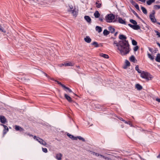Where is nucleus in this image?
Masks as SVG:
<instances>
[{
  "mask_svg": "<svg viewBox=\"0 0 160 160\" xmlns=\"http://www.w3.org/2000/svg\"><path fill=\"white\" fill-rule=\"evenodd\" d=\"M113 44L117 47V49L120 51L122 56H125L129 53L131 50L130 46L128 40L119 41L117 42L114 41Z\"/></svg>",
  "mask_w": 160,
  "mask_h": 160,
  "instance_id": "f257e3e1",
  "label": "nucleus"
},
{
  "mask_svg": "<svg viewBox=\"0 0 160 160\" xmlns=\"http://www.w3.org/2000/svg\"><path fill=\"white\" fill-rule=\"evenodd\" d=\"M115 16L112 14H110L106 15L105 18L106 21L108 22H114L116 21V20H114Z\"/></svg>",
  "mask_w": 160,
  "mask_h": 160,
  "instance_id": "f03ea898",
  "label": "nucleus"
},
{
  "mask_svg": "<svg viewBox=\"0 0 160 160\" xmlns=\"http://www.w3.org/2000/svg\"><path fill=\"white\" fill-rule=\"evenodd\" d=\"M141 77L147 80H150L152 78V76L149 73L144 71H142L141 73Z\"/></svg>",
  "mask_w": 160,
  "mask_h": 160,
  "instance_id": "7ed1b4c3",
  "label": "nucleus"
},
{
  "mask_svg": "<svg viewBox=\"0 0 160 160\" xmlns=\"http://www.w3.org/2000/svg\"><path fill=\"white\" fill-rule=\"evenodd\" d=\"M70 9L68 10V12H70L74 16L76 17L78 14L77 11L75 7H73L72 6H69Z\"/></svg>",
  "mask_w": 160,
  "mask_h": 160,
  "instance_id": "20e7f679",
  "label": "nucleus"
},
{
  "mask_svg": "<svg viewBox=\"0 0 160 160\" xmlns=\"http://www.w3.org/2000/svg\"><path fill=\"white\" fill-rule=\"evenodd\" d=\"M33 138L38 141L40 143L44 146H45L47 144L46 142L45 141L39 137H37L35 136H34Z\"/></svg>",
  "mask_w": 160,
  "mask_h": 160,
  "instance_id": "39448f33",
  "label": "nucleus"
},
{
  "mask_svg": "<svg viewBox=\"0 0 160 160\" xmlns=\"http://www.w3.org/2000/svg\"><path fill=\"white\" fill-rule=\"evenodd\" d=\"M155 14V11L154 10H152V13L149 15V18L151 21L154 23L156 22V19L155 18L154 16Z\"/></svg>",
  "mask_w": 160,
  "mask_h": 160,
  "instance_id": "423d86ee",
  "label": "nucleus"
},
{
  "mask_svg": "<svg viewBox=\"0 0 160 160\" xmlns=\"http://www.w3.org/2000/svg\"><path fill=\"white\" fill-rule=\"evenodd\" d=\"M128 25L134 30H138L140 29V27L137 24L132 25L131 24H128Z\"/></svg>",
  "mask_w": 160,
  "mask_h": 160,
  "instance_id": "0eeeda50",
  "label": "nucleus"
},
{
  "mask_svg": "<svg viewBox=\"0 0 160 160\" xmlns=\"http://www.w3.org/2000/svg\"><path fill=\"white\" fill-rule=\"evenodd\" d=\"M117 18L118 19V23L125 25L127 24V23L125 19H123L121 17H118Z\"/></svg>",
  "mask_w": 160,
  "mask_h": 160,
  "instance_id": "6e6552de",
  "label": "nucleus"
},
{
  "mask_svg": "<svg viewBox=\"0 0 160 160\" xmlns=\"http://www.w3.org/2000/svg\"><path fill=\"white\" fill-rule=\"evenodd\" d=\"M0 125L3 127L4 129L3 130V133L4 134H6L9 130L8 127L6 125L2 124H0Z\"/></svg>",
  "mask_w": 160,
  "mask_h": 160,
  "instance_id": "1a4fd4ad",
  "label": "nucleus"
},
{
  "mask_svg": "<svg viewBox=\"0 0 160 160\" xmlns=\"http://www.w3.org/2000/svg\"><path fill=\"white\" fill-rule=\"evenodd\" d=\"M0 121L2 123V124H5L7 122V119L5 117L3 116L2 115L0 116Z\"/></svg>",
  "mask_w": 160,
  "mask_h": 160,
  "instance_id": "9d476101",
  "label": "nucleus"
},
{
  "mask_svg": "<svg viewBox=\"0 0 160 160\" xmlns=\"http://www.w3.org/2000/svg\"><path fill=\"white\" fill-rule=\"evenodd\" d=\"M15 127V129L16 131H19L21 132H23L24 131V129L19 126L16 125Z\"/></svg>",
  "mask_w": 160,
  "mask_h": 160,
  "instance_id": "9b49d317",
  "label": "nucleus"
},
{
  "mask_svg": "<svg viewBox=\"0 0 160 160\" xmlns=\"http://www.w3.org/2000/svg\"><path fill=\"white\" fill-rule=\"evenodd\" d=\"M119 38L121 40L120 41H124L126 40V39L127 38V37L124 35L122 34H120L119 35Z\"/></svg>",
  "mask_w": 160,
  "mask_h": 160,
  "instance_id": "f8f14e48",
  "label": "nucleus"
},
{
  "mask_svg": "<svg viewBox=\"0 0 160 160\" xmlns=\"http://www.w3.org/2000/svg\"><path fill=\"white\" fill-rule=\"evenodd\" d=\"M64 97L69 102H72V99L68 95L66 94H64Z\"/></svg>",
  "mask_w": 160,
  "mask_h": 160,
  "instance_id": "ddd939ff",
  "label": "nucleus"
},
{
  "mask_svg": "<svg viewBox=\"0 0 160 160\" xmlns=\"http://www.w3.org/2000/svg\"><path fill=\"white\" fill-rule=\"evenodd\" d=\"M63 88L66 92H72V90L69 88L66 87L65 85L63 86Z\"/></svg>",
  "mask_w": 160,
  "mask_h": 160,
  "instance_id": "4468645a",
  "label": "nucleus"
},
{
  "mask_svg": "<svg viewBox=\"0 0 160 160\" xmlns=\"http://www.w3.org/2000/svg\"><path fill=\"white\" fill-rule=\"evenodd\" d=\"M84 19L87 21L88 22L91 23V19L90 17L88 16H85L84 17Z\"/></svg>",
  "mask_w": 160,
  "mask_h": 160,
  "instance_id": "2eb2a0df",
  "label": "nucleus"
},
{
  "mask_svg": "<svg viewBox=\"0 0 160 160\" xmlns=\"http://www.w3.org/2000/svg\"><path fill=\"white\" fill-rule=\"evenodd\" d=\"M84 40L86 42L88 43H90L91 41V39L89 36H87L84 38Z\"/></svg>",
  "mask_w": 160,
  "mask_h": 160,
  "instance_id": "dca6fc26",
  "label": "nucleus"
},
{
  "mask_svg": "<svg viewBox=\"0 0 160 160\" xmlns=\"http://www.w3.org/2000/svg\"><path fill=\"white\" fill-rule=\"evenodd\" d=\"M62 155L60 153L56 154V158L58 160H61Z\"/></svg>",
  "mask_w": 160,
  "mask_h": 160,
  "instance_id": "f3484780",
  "label": "nucleus"
},
{
  "mask_svg": "<svg viewBox=\"0 0 160 160\" xmlns=\"http://www.w3.org/2000/svg\"><path fill=\"white\" fill-rule=\"evenodd\" d=\"M130 66V63L129 61L128 60H126L125 62V65L123 67V68L124 69H126L127 68L128 66Z\"/></svg>",
  "mask_w": 160,
  "mask_h": 160,
  "instance_id": "a211bd4d",
  "label": "nucleus"
},
{
  "mask_svg": "<svg viewBox=\"0 0 160 160\" xmlns=\"http://www.w3.org/2000/svg\"><path fill=\"white\" fill-rule=\"evenodd\" d=\"M67 135L68 137H69L72 139L73 140H77V137H75L74 136L70 134L69 133H68Z\"/></svg>",
  "mask_w": 160,
  "mask_h": 160,
  "instance_id": "6ab92c4d",
  "label": "nucleus"
},
{
  "mask_svg": "<svg viewBox=\"0 0 160 160\" xmlns=\"http://www.w3.org/2000/svg\"><path fill=\"white\" fill-rule=\"evenodd\" d=\"M129 60L130 61L134 63L135 62H136L137 61V60L135 58L134 56L133 55H132V56H131V57L130 58Z\"/></svg>",
  "mask_w": 160,
  "mask_h": 160,
  "instance_id": "aec40b11",
  "label": "nucleus"
},
{
  "mask_svg": "<svg viewBox=\"0 0 160 160\" xmlns=\"http://www.w3.org/2000/svg\"><path fill=\"white\" fill-rule=\"evenodd\" d=\"M108 29L109 31V32L112 33H113L115 30V29L112 26L109 27L108 28Z\"/></svg>",
  "mask_w": 160,
  "mask_h": 160,
  "instance_id": "412c9836",
  "label": "nucleus"
},
{
  "mask_svg": "<svg viewBox=\"0 0 160 160\" xmlns=\"http://www.w3.org/2000/svg\"><path fill=\"white\" fill-rule=\"evenodd\" d=\"M94 17L96 18H98L100 16V14L99 13L98 11H96L95 12H94Z\"/></svg>",
  "mask_w": 160,
  "mask_h": 160,
  "instance_id": "4be33fe9",
  "label": "nucleus"
},
{
  "mask_svg": "<svg viewBox=\"0 0 160 160\" xmlns=\"http://www.w3.org/2000/svg\"><path fill=\"white\" fill-rule=\"evenodd\" d=\"M100 56L102 57L105 58H109V57L108 55L105 54H104L103 53H101L100 54Z\"/></svg>",
  "mask_w": 160,
  "mask_h": 160,
  "instance_id": "5701e85b",
  "label": "nucleus"
},
{
  "mask_svg": "<svg viewBox=\"0 0 160 160\" xmlns=\"http://www.w3.org/2000/svg\"><path fill=\"white\" fill-rule=\"evenodd\" d=\"M155 60L157 62H160V54L159 53L157 54Z\"/></svg>",
  "mask_w": 160,
  "mask_h": 160,
  "instance_id": "b1692460",
  "label": "nucleus"
},
{
  "mask_svg": "<svg viewBox=\"0 0 160 160\" xmlns=\"http://www.w3.org/2000/svg\"><path fill=\"white\" fill-rule=\"evenodd\" d=\"M136 88L138 90H141L142 88V87L139 84H137L136 85Z\"/></svg>",
  "mask_w": 160,
  "mask_h": 160,
  "instance_id": "393cba45",
  "label": "nucleus"
},
{
  "mask_svg": "<svg viewBox=\"0 0 160 160\" xmlns=\"http://www.w3.org/2000/svg\"><path fill=\"white\" fill-rule=\"evenodd\" d=\"M155 1V0H148L146 2L147 4L148 5H151L152 3L154 2Z\"/></svg>",
  "mask_w": 160,
  "mask_h": 160,
  "instance_id": "a878e982",
  "label": "nucleus"
},
{
  "mask_svg": "<svg viewBox=\"0 0 160 160\" xmlns=\"http://www.w3.org/2000/svg\"><path fill=\"white\" fill-rule=\"evenodd\" d=\"M147 55L148 58L151 60H153L154 59V57L152 56L150 53L148 52Z\"/></svg>",
  "mask_w": 160,
  "mask_h": 160,
  "instance_id": "bb28decb",
  "label": "nucleus"
},
{
  "mask_svg": "<svg viewBox=\"0 0 160 160\" xmlns=\"http://www.w3.org/2000/svg\"><path fill=\"white\" fill-rule=\"evenodd\" d=\"M65 66H72L73 64L70 62H66L64 63Z\"/></svg>",
  "mask_w": 160,
  "mask_h": 160,
  "instance_id": "cd10ccee",
  "label": "nucleus"
},
{
  "mask_svg": "<svg viewBox=\"0 0 160 160\" xmlns=\"http://www.w3.org/2000/svg\"><path fill=\"white\" fill-rule=\"evenodd\" d=\"M96 30L98 31V32H100L102 31V29L100 27L97 26L96 27Z\"/></svg>",
  "mask_w": 160,
  "mask_h": 160,
  "instance_id": "c85d7f7f",
  "label": "nucleus"
},
{
  "mask_svg": "<svg viewBox=\"0 0 160 160\" xmlns=\"http://www.w3.org/2000/svg\"><path fill=\"white\" fill-rule=\"evenodd\" d=\"M141 9H142L143 12L144 14H146L147 13V10L144 7L142 6L141 7Z\"/></svg>",
  "mask_w": 160,
  "mask_h": 160,
  "instance_id": "c756f323",
  "label": "nucleus"
},
{
  "mask_svg": "<svg viewBox=\"0 0 160 160\" xmlns=\"http://www.w3.org/2000/svg\"><path fill=\"white\" fill-rule=\"evenodd\" d=\"M110 33V32L108 31L107 29H105L104 30L103 33L104 35H107L109 34Z\"/></svg>",
  "mask_w": 160,
  "mask_h": 160,
  "instance_id": "7c9ffc66",
  "label": "nucleus"
},
{
  "mask_svg": "<svg viewBox=\"0 0 160 160\" xmlns=\"http://www.w3.org/2000/svg\"><path fill=\"white\" fill-rule=\"evenodd\" d=\"M92 45H94L95 47L97 48L99 47V45L96 42H94L91 44Z\"/></svg>",
  "mask_w": 160,
  "mask_h": 160,
  "instance_id": "2f4dec72",
  "label": "nucleus"
},
{
  "mask_svg": "<svg viewBox=\"0 0 160 160\" xmlns=\"http://www.w3.org/2000/svg\"><path fill=\"white\" fill-rule=\"evenodd\" d=\"M135 70L138 72L139 73H141L142 72L141 70L139 69V67L138 65H137L135 67Z\"/></svg>",
  "mask_w": 160,
  "mask_h": 160,
  "instance_id": "473e14b6",
  "label": "nucleus"
},
{
  "mask_svg": "<svg viewBox=\"0 0 160 160\" xmlns=\"http://www.w3.org/2000/svg\"><path fill=\"white\" fill-rule=\"evenodd\" d=\"M130 22L133 24H134L133 25L137 24V22L133 19H130Z\"/></svg>",
  "mask_w": 160,
  "mask_h": 160,
  "instance_id": "72a5a7b5",
  "label": "nucleus"
},
{
  "mask_svg": "<svg viewBox=\"0 0 160 160\" xmlns=\"http://www.w3.org/2000/svg\"><path fill=\"white\" fill-rule=\"evenodd\" d=\"M153 8L156 10H158L160 9V6L158 5H155L153 6Z\"/></svg>",
  "mask_w": 160,
  "mask_h": 160,
  "instance_id": "f704fd0d",
  "label": "nucleus"
},
{
  "mask_svg": "<svg viewBox=\"0 0 160 160\" xmlns=\"http://www.w3.org/2000/svg\"><path fill=\"white\" fill-rule=\"evenodd\" d=\"M52 80H53L55 82H57L58 84L60 85L62 88H63V86L64 85V84H62L61 82H59L57 80H54V79H52Z\"/></svg>",
  "mask_w": 160,
  "mask_h": 160,
  "instance_id": "c9c22d12",
  "label": "nucleus"
},
{
  "mask_svg": "<svg viewBox=\"0 0 160 160\" xmlns=\"http://www.w3.org/2000/svg\"><path fill=\"white\" fill-rule=\"evenodd\" d=\"M77 137V139L78 138L79 140H81L83 142L85 141V139L81 137V136H78Z\"/></svg>",
  "mask_w": 160,
  "mask_h": 160,
  "instance_id": "e433bc0d",
  "label": "nucleus"
},
{
  "mask_svg": "<svg viewBox=\"0 0 160 160\" xmlns=\"http://www.w3.org/2000/svg\"><path fill=\"white\" fill-rule=\"evenodd\" d=\"M132 43L133 45H136L137 44V42L134 40L133 39L132 40Z\"/></svg>",
  "mask_w": 160,
  "mask_h": 160,
  "instance_id": "4c0bfd02",
  "label": "nucleus"
},
{
  "mask_svg": "<svg viewBox=\"0 0 160 160\" xmlns=\"http://www.w3.org/2000/svg\"><path fill=\"white\" fill-rule=\"evenodd\" d=\"M96 7L97 8H100L101 6V4L98 3L97 2H96Z\"/></svg>",
  "mask_w": 160,
  "mask_h": 160,
  "instance_id": "58836bf2",
  "label": "nucleus"
},
{
  "mask_svg": "<svg viewBox=\"0 0 160 160\" xmlns=\"http://www.w3.org/2000/svg\"><path fill=\"white\" fill-rule=\"evenodd\" d=\"M134 6L138 10H139V6L137 3H135V4L134 5Z\"/></svg>",
  "mask_w": 160,
  "mask_h": 160,
  "instance_id": "ea45409f",
  "label": "nucleus"
},
{
  "mask_svg": "<svg viewBox=\"0 0 160 160\" xmlns=\"http://www.w3.org/2000/svg\"><path fill=\"white\" fill-rule=\"evenodd\" d=\"M26 135L29 136L30 137H32L33 136V135H32L29 133L25 132L24 133V135L26 136Z\"/></svg>",
  "mask_w": 160,
  "mask_h": 160,
  "instance_id": "a19ab883",
  "label": "nucleus"
},
{
  "mask_svg": "<svg viewBox=\"0 0 160 160\" xmlns=\"http://www.w3.org/2000/svg\"><path fill=\"white\" fill-rule=\"evenodd\" d=\"M156 33L157 35L158 36V37H160V32H159L157 30L154 31Z\"/></svg>",
  "mask_w": 160,
  "mask_h": 160,
  "instance_id": "79ce46f5",
  "label": "nucleus"
},
{
  "mask_svg": "<svg viewBox=\"0 0 160 160\" xmlns=\"http://www.w3.org/2000/svg\"><path fill=\"white\" fill-rule=\"evenodd\" d=\"M138 47L137 46H136L135 47H134L133 48V50L134 51L136 52L138 50Z\"/></svg>",
  "mask_w": 160,
  "mask_h": 160,
  "instance_id": "37998d69",
  "label": "nucleus"
},
{
  "mask_svg": "<svg viewBox=\"0 0 160 160\" xmlns=\"http://www.w3.org/2000/svg\"><path fill=\"white\" fill-rule=\"evenodd\" d=\"M124 122H125V123L129 124V125H130L131 126H132V124H131V122L130 121H126L124 120Z\"/></svg>",
  "mask_w": 160,
  "mask_h": 160,
  "instance_id": "c03bdc74",
  "label": "nucleus"
},
{
  "mask_svg": "<svg viewBox=\"0 0 160 160\" xmlns=\"http://www.w3.org/2000/svg\"><path fill=\"white\" fill-rule=\"evenodd\" d=\"M42 150L43 152L45 153H46L48 152V150L46 148H42Z\"/></svg>",
  "mask_w": 160,
  "mask_h": 160,
  "instance_id": "a18cd8bd",
  "label": "nucleus"
},
{
  "mask_svg": "<svg viewBox=\"0 0 160 160\" xmlns=\"http://www.w3.org/2000/svg\"><path fill=\"white\" fill-rule=\"evenodd\" d=\"M133 13L138 18H139V17L137 13L134 11L133 12Z\"/></svg>",
  "mask_w": 160,
  "mask_h": 160,
  "instance_id": "49530a36",
  "label": "nucleus"
},
{
  "mask_svg": "<svg viewBox=\"0 0 160 160\" xmlns=\"http://www.w3.org/2000/svg\"><path fill=\"white\" fill-rule=\"evenodd\" d=\"M148 49L149 50V51L152 53H153V52H152V49L151 48H150L149 47H148Z\"/></svg>",
  "mask_w": 160,
  "mask_h": 160,
  "instance_id": "de8ad7c7",
  "label": "nucleus"
},
{
  "mask_svg": "<svg viewBox=\"0 0 160 160\" xmlns=\"http://www.w3.org/2000/svg\"><path fill=\"white\" fill-rule=\"evenodd\" d=\"M118 118L119 119H120L121 121H122L123 122H124V120L122 118L119 117V118Z\"/></svg>",
  "mask_w": 160,
  "mask_h": 160,
  "instance_id": "09e8293b",
  "label": "nucleus"
},
{
  "mask_svg": "<svg viewBox=\"0 0 160 160\" xmlns=\"http://www.w3.org/2000/svg\"><path fill=\"white\" fill-rule=\"evenodd\" d=\"M156 100L158 101V102H160V99L157 98L156 99Z\"/></svg>",
  "mask_w": 160,
  "mask_h": 160,
  "instance_id": "8fccbe9b",
  "label": "nucleus"
},
{
  "mask_svg": "<svg viewBox=\"0 0 160 160\" xmlns=\"http://www.w3.org/2000/svg\"><path fill=\"white\" fill-rule=\"evenodd\" d=\"M131 2L132 4L134 5H135V3H136L134 1H133V0Z\"/></svg>",
  "mask_w": 160,
  "mask_h": 160,
  "instance_id": "3c124183",
  "label": "nucleus"
},
{
  "mask_svg": "<svg viewBox=\"0 0 160 160\" xmlns=\"http://www.w3.org/2000/svg\"><path fill=\"white\" fill-rule=\"evenodd\" d=\"M59 66L60 67H62V66H64V64H63V63H62V64H60L59 65Z\"/></svg>",
  "mask_w": 160,
  "mask_h": 160,
  "instance_id": "603ef678",
  "label": "nucleus"
},
{
  "mask_svg": "<svg viewBox=\"0 0 160 160\" xmlns=\"http://www.w3.org/2000/svg\"><path fill=\"white\" fill-rule=\"evenodd\" d=\"M99 20L101 22H102L103 21V19L102 18H99Z\"/></svg>",
  "mask_w": 160,
  "mask_h": 160,
  "instance_id": "864d4df0",
  "label": "nucleus"
},
{
  "mask_svg": "<svg viewBox=\"0 0 160 160\" xmlns=\"http://www.w3.org/2000/svg\"><path fill=\"white\" fill-rule=\"evenodd\" d=\"M0 31H2V32H3V30L2 29V27L1 26V25H0Z\"/></svg>",
  "mask_w": 160,
  "mask_h": 160,
  "instance_id": "5fc2aeb1",
  "label": "nucleus"
},
{
  "mask_svg": "<svg viewBox=\"0 0 160 160\" xmlns=\"http://www.w3.org/2000/svg\"><path fill=\"white\" fill-rule=\"evenodd\" d=\"M138 0L139 1H141L142 2H144L146 1V0Z\"/></svg>",
  "mask_w": 160,
  "mask_h": 160,
  "instance_id": "6e6d98bb",
  "label": "nucleus"
},
{
  "mask_svg": "<svg viewBox=\"0 0 160 160\" xmlns=\"http://www.w3.org/2000/svg\"><path fill=\"white\" fill-rule=\"evenodd\" d=\"M157 44L160 48V43H159L158 42L157 43Z\"/></svg>",
  "mask_w": 160,
  "mask_h": 160,
  "instance_id": "4d7b16f0",
  "label": "nucleus"
},
{
  "mask_svg": "<svg viewBox=\"0 0 160 160\" xmlns=\"http://www.w3.org/2000/svg\"><path fill=\"white\" fill-rule=\"evenodd\" d=\"M95 155L96 156H100V154H99L98 153H95Z\"/></svg>",
  "mask_w": 160,
  "mask_h": 160,
  "instance_id": "13d9d810",
  "label": "nucleus"
},
{
  "mask_svg": "<svg viewBox=\"0 0 160 160\" xmlns=\"http://www.w3.org/2000/svg\"><path fill=\"white\" fill-rule=\"evenodd\" d=\"M100 156L101 157H102L103 158H105V157L102 155H100Z\"/></svg>",
  "mask_w": 160,
  "mask_h": 160,
  "instance_id": "bf43d9fd",
  "label": "nucleus"
},
{
  "mask_svg": "<svg viewBox=\"0 0 160 160\" xmlns=\"http://www.w3.org/2000/svg\"><path fill=\"white\" fill-rule=\"evenodd\" d=\"M160 158V153L157 156V158Z\"/></svg>",
  "mask_w": 160,
  "mask_h": 160,
  "instance_id": "052dcab7",
  "label": "nucleus"
},
{
  "mask_svg": "<svg viewBox=\"0 0 160 160\" xmlns=\"http://www.w3.org/2000/svg\"><path fill=\"white\" fill-rule=\"evenodd\" d=\"M44 75H45V76H46V77H48V75H47L46 73H44Z\"/></svg>",
  "mask_w": 160,
  "mask_h": 160,
  "instance_id": "680f3d73",
  "label": "nucleus"
},
{
  "mask_svg": "<svg viewBox=\"0 0 160 160\" xmlns=\"http://www.w3.org/2000/svg\"><path fill=\"white\" fill-rule=\"evenodd\" d=\"M118 33V32H116L115 34H114V36H116L117 35V34Z\"/></svg>",
  "mask_w": 160,
  "mask_h": 160,
  "instance_id": "e2e57ef3",
  "label": "nucleus"
},
{
  "mask_svg": "<svg viewBox=\"0 0 160 160\" xmlns=\"http://www.w3.org/2000/svg\"><path fill=\"white\" fill-rule=\"evenodd\" d=\"M157 49H155V52H154V53H156V52L157 51Z\"/></svg>",
  "mask_w": 160,
  "mask_h": 160,
  "instance_id": "0e129e2a",
  "label": "nucleus"
},
{
  "mask_svg": "<svg viewBox=\"0 0 160 160\" xmlns=\"http://www.w3.org/2000/svg\"><path fill=\"white\" fill-rule=\"evenodd\" d=\"M104 159H108V158L105 157V158H104Z\"/></svg>",
  "mask_w": 160,
  "mask_h": 160,
  "instance_id": "69168bd1",
  "label": "nucleus"
},
{
  "mask_svg": "<svg viewBox=\"0 0 160 160\" xmlns=\"http://www.w3.org/2000/svg\"><path fill=\"white\" fill-rule=\"evenodd\" d=\"M157 23L159 25H160V22H157Z\"/></svg>",
  "mask_w": 160,
  "mask_h": 160,
  "instance_id": "338daca9",
  "label": "nucleus"
},
{
  "mask_svg": "<svg viewBox=\"0 0 160 160\" xmlns=\"http://www.w3.org/2000/svg\"><path fill=\"white\" fill-rule=\"evenodd\" d=\"M143 160H145V159H143Z\"/></svg>",
  "mask_w": 160,
  "mask_h": 160,
  "instance_id": "774afa93",
  "label": "nucleus"
}]
</instances>
